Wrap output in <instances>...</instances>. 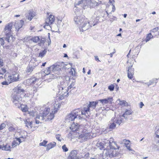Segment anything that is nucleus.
I'll list each match as a JSON object with an SVG mask.
<instances>
[{"label": "nucleus", "mask_w": 159, "mask_h": 159, "mask_svg": "<svg viewBox=\"0 0 159 159\" xmlns=\"http://www.w3.org/2000/svg\"><path fill=\"white\" fill-rule=\"evenodd\" d=\"M80 113L81 111L79 109L74 110L67 116L66 118V121L68 122L72 121L78 116L79 118L82 117Z\"/></svg>", "instance_id": "nucleus-1"}, {"label": "nucleus", "mask_w": 159, "mask_h": 159, "mask_svg": "<svg viewBox=\"0 0 159 159\" xmlns=\"http://www.w3.org/2000/svg\"><path fill=\"white\" fill-rule=\"evenodd\" d=\"M122 119L121 118V116H120L118 118H116L115 120H114V119H112L110 121V123L109 125V129H114L116 126V124L120 125L122 122Z\"/></svg>", "instance_id": "nucleus-2"}, {"label": "nucleus", "mask_w": 159, "mask_h": 159, "mask_svg": "<svg viewBox=\"0 0 159 159\" xmlns=\"http://www.w3.org/2000/svg\"><path fill=\"white\" fill-rule=\"evenodd\" d=\"M60 105L59 104H56L53 105L52 109V112L50 113V115L48 116L47 119L48 120H52L54 117V114L56 113L60 107Z\"/></svg>", "instance_id": "nucleus-3"}, {"label": "nucleus", "mask_w": 159, "mask_h": 159, "mask_svg": "<svg viewBox=\"0 0 159 159\" xmlns=\"http://www.w3.org/2000/svg\"><path fill=\"white\" fill-rule=\"evenodd\" d=\"M90 0H81L79 1L77 3H75V6L76 7L77 5H81V6L84 9L86 8V7H90Z\"/></svg>", "instance_id": "nucleus-4"}, {"label": "nucleus", "mask_w": 159, "mask_h": 159, "mask_svg": "<svg viewBox=\"0 0 159 159\" xmlns=\"http://www.w3.org/2000/svg\"><path fill=\"white\" fill-rule=\"evenodd\" d=\"M106 152L104 155L107 157L109 156V157L111 158L115 157H119L120 156V154L116 152L115 150H113L112 151L111 150L109 151H106Z\"/></svg>", "instance_id": "nucleus-5"}, {"label": "nucleus", "mask_w": 159, "mask_h": 159, "mask_svg": "<svg viewBox=\"0 0 159 159\" xmlns=\"http://www.w3.org/2000/svg\"><path fill=\"white\" fill-rule=\"evenodd\" d=\"M79 13L77 12L76 16H74V21L75 23L79 25H81L83 21H84V16H80Z\"/></svg>", "instance_id": "nucleus-6"}, {"label": "nucleus", "mask_w": 159, "mask_h": 159, "mask_svg": "<svg viewBox=\"0 0 159 159\" xmlns=\"http://www.w3.org/2000/svg\"><path fill=\"white\" fill-rule=\"evenodd\" d=\"M22 100V97L20 95L13 93L12 96L11 100L15 104H17L20 102Z\"/></svg>", "instance_id": "nucleus-7"}, {"label": "nucleus", "mask_w": 159, "mask_h": 159, "mask_svg": "<svg viewBox=\"0 0 159 159\" xmlns=\"http://www.w3.org/2000/svg\"><path fill=\"white\" fill-rule=\"evenodd\" d=\"M81 25L80 27H81V29L82 31H85L91 26L89 25V22L87 21V19H84V21H83L81 25Z\"/></svg>", "instance_id": "nucleus-8"}, {"label": "nucleus", "mask_w": 159, "mask_h": 159, "mask_svg": "<svg viewBox=\"0 0 159 159\" xmlns=\"http://www.w3.org/2000/svg\"><path fill=\"white\" fill-rule=\"evenodd\" d=\"M55 20L54 16L50 15L48 18L47 19V20H48V23L47 22L46 23V25L44 26V28L47 29L49 27V25L51 24Z\"/></svg>", "instance_id": "nucleus-9"}, {"label": "nucleus", "mask_w": 159, "mask_h": 159, "mask_svg": "<svg viewBox=\"0 0 159 159\" xmlns=\"http://www.w3.org/2000/svg\"><path fill=\"white\" fill-rule=\"evenodd\" d=\"M14 93L18 95L22 94L21 93H23L25 92V90L22 88L21 86H18L13 89Z\"/></svg>", "instance_id": "nucleus-10"}, {"label": "nucleus", "mask_w": 159, "mask_h": 159, "mask_svg": "<svg viewBox=\"0 0 159 159\" xmlns=\"http://www.w3.org/2000/svg\"><path fill=\"white\" fill-rule=\"evenodd\" d=\"M132 65L129 66L127 70V76L130 79H131L133 78L134 75V69L132 68Z\"/></svg>", "instance_id": "nucleus-11"}, {"label": "nucleus", "mask_w": 159, "mask_h": 159, "mask_svg": "<svg viewBox=\"0 0 159 159\" xmlns=\"http://www.w3.org/2000/svg\"><path fill=\"white\" fill-rule=\"evenodd\" d=\"M19 74L18 73H16L13 74L12 75H9L8 76V79L11 82L16 81H18L19 79Z\"/></svg>", "instance_id": "nucleus-12"}, {"label": "nucleus", "mask_w": 159, "mask_h": 159, "mask_svg": "<svg viewBox=\"0 0 159 159\" xmlns=\"http://www.w3.org/2000/svg\"><path fill=\"white\" fill-rule=\"evenodd\" d=\"M57 68H58V66H51L47 68V69L44 71V73L46 75H48L50 74V73L51 72V70H53L54 71V70H57Z\"/></svg>", "instance_id": "nucleus-13"}, {"label": "nucleus", "mask_w": 159, "mask_h": 159, "mask_svg": "<svg viewBox=\"0 0 159 159\" xmlns=\"http://www.w3.org/2000/svg\"><path fill=\"white\" fill-rule=\"evenodd\" d=\"M23 23L24 21L22 20L15 22L14 26L17 31L22 27Z\"/></svg>", "instance_id": "nucleus-14"}, {"label": "nucleus", "mask_w": 159, "mask_h": 159, "mask_svg": "<svg viewBox=\"0 0 159 159\" xmlns=\"http://www.w3.org/2000/svg\"><path fill=\"white\" fill-rule=\"evenodd\" d=\"M90 111H91V109L89 107L88 105H86L84 108V110L82 111H81V116L83 115H86V113L88 114V112H89Z\"/></svg>", "instance_id": "nucleus-15"}, {"label": "nucleus", "mask_w": 159, "mask_h": 159, "mask_svg": "<svg viewBox=\"0 0 159 159\" xmlns=\"http://www.w3.org/2000/svg\"><path fill=\"white\" fill-rule=\"evenodd\" d=\"M77 152L76 151H72L70 153L68 157V159H79L77 157Z\"/></svg>", "instance_id": "nucleus-16"}, {"label": "nucleus", "mask_w": 159, "mask_h": 159, "mask_svg": "<svg viewBox=\"0 0 159 159\" xmlns=\"http://www.w3.org/2000/svg\"><path fill=\"white\" fill-rule=\"evenodd\" d=\"M45 117L40 113L39 115H37L35 118V123L36 124H38L40 123V120L42 121L44 120Z\"/></svg>", "instance_id": "nucleus-17"}, {"label": "nucleus", "mask_w": 159, "mask_h": 159, "mask_svg": "<svg viewBox=\"0 0 159 159\" xmlns=\"http://www.w3.org/2000/svg\"><path fill=\"white\" fill-rule=\"evenodd\" d=\"M58 88L59 89V93H60V90H63V91H61V92L60 93L63 94H67V95L68 94V90L67 89V87H60V86H59V87H58Z\"/></svg>", "instance_id": "nucleus-18"}, {"label": "nucleus", "mask_w": 159, "mask_h": 159, "mask_svg": "<svg viewBox=\"0 0 159 159\" xmlns=\"http://www.w3.org/2000/svg\"><path fill=\"white\" fill-rule=\"evenodd\" d=\"M5 38L6 41L8 43H9L10 42H11L13 40V36L9 33L6 34V37Z\"/></svg>", "instance_id": "nucleus-19"}, {"label": "nucleus", "mask_w": 159, "mask_h": 159, "mask_svg": "<svg viewBox=\"0 0 159 159\" xmlns=\"http://www.w3.org/2000/svg\"><path fill=\"white\" fill-rule=\"evenodd\" d=\"M112 101V98H108L103 99H100L98 101L101 102L103 105H105L109 102H111Z\"/></svg>", "instance_id": "nucleus-20"}, {"label": "nucleus", "mask_w": 159, "mask_h": 159, "mask_svg": "<svg viewBox=\"0 0 159 159\" xmlns=\"http://www.w3.org/2000/svg\"><path fill=\"white\" fill-rule=\"evenodd\" d=\"M11 146L9 143L6 144L5 145L3 144V146L1 145V149L3 150L7 151H11Z\"/></svg>", "instance_id": "nucleus-21"}, {"label": "nucleus", "mask_w": 159, "mask_h": 159, "mask_svg": "<svg viewBox=\"0 0 159 159\" xmlns=\"http://www.w3.org/2000/svg\"><path fill=\"white\" fill-rule=\"evenodd\" d=\"M79 127V125L77 123L75 124L73 122L70 127V129L72 131H77Z\"/></svg>", "instance_id": "nucleus-22"}, {"label": "nucleus", "mask_w": 159, "mask_h": 159, "mask_svg": "<svg viewBox=\"0 0 159 159\" xmlns=\"http://www.w3.org/2000/svg\"><path fill=\"white\" fill-rule=\"evenodd\" d=\"M98 101L95 102L92 101L89 102V103L88 105L89 107L91 109V111H92L95 107L96 105L98 104Z\"/></svg>", "instance_id": "nucleus-23"}, {"label": "nucleus", "mask_w": 159, "mask_h": 159, "mask_svg": "<svg viewBox=\"0 0 159 159\" xmlns=\"http://www.w3.org/2000/svg\"><path fill=\"white\" fill-rule=\"evenodd\" d=\"M3 63L0 60V75H2L6 72V70L5 68L2 67L3 66ZM2 78V76H0V79Z\"/></svg>", "instance_id": "nucleus-24"}, {"label": "nucleus", "mask_w": 159, "mask_h": 159, "mask_svg": "<svg viewBox=\"0 0 159 159\" xmlns=\"http://www.w3.org/2000/svg\"><path fill=\"white\" fill-rule=\"evenodd\" d=\"M56 143L55 142H52L47 145V151H48L50 149L54 148L56 145Z\"/></svg>", "instance_id": "nucleus-25"}, {"label": "nucleus", "mask_w": 159, "mask_h": 159, "mask_svg": "<svg viewBox=\"0 0 159 159\" xmlns=\"http://www.w3.org/2000/svg\"><path fill=\"white\" fill-rule=\"evenodd\" d=\"M13 25V23L12 22L9 23L7 24L4 28L5 30H7L8 31H10L12 29Z\"/></svg>", "instance_id": "nucleus-26"}, {"label": "nucleus", "mask_w": 159, "mask_h": 159, "mask_svg": "<svg viewBox=\"0 0 159 159\" xmlns=\"http://www.w3.org/2000/svg\"><path fill=\"white\" fill-rule=\"evenodd\" d=\"M79 137L80 138H83L85 140L89 138V133H83L79 135Z\"/></svg>", "instance_id": "nucleus-27"}, {"label": "nucleus", "mask_w": 159, "mask_h": 159, "mask_svg": "<svg viewBox=\"0 0 159 159\" xmlns=\"http://www.w3.org/2000/svg\"><path fill=\"white\" fill-rule=\"evenodd\" d=\"M26 126L28 128H31L32 127V121H30L29 119H27L25 121Z\"/></svg>", "instance_id": "nucleus-28"}, {"label": "nucleus", "mask_w": 159, "mask_h": 159, "mask_svg": "<svg viewBox=\"0 0 159 159\" xmlns=\"http://www.w3.org/2000/svg\"><path fill=\"white\" fill-rule=\"evenodd\" d=\"M109 146L111 149H116V148L115 146H116L117 147V148L119 149V147H118L116 143V142H111V141H109Z\"/></svg>", "instance_id": "nucleus-29"}, {"label": "nucleus", "mask_w": 159, "mask_h": 159, "mask_svg": "<svg viewBox=\"0 0 159 159\" xmlns=\"http://www.w3.org/2000/svg\"><path fill=\"white\" fill-rule=\"evenodd\" d=\"M132 113V111L131 110H127L121 116L124 117L125 119L127 118L126 115H130Z\"/></svg>", "instance_id": "nucleus-30"}, {"label": "nucleus", "mask_w": 159, "mask_h": 159, "mask_svg": "<svg viewBox=\"0 0 159 159\" xmlns=\"http://www.w3.org/2000/svg\"><path fill=\"white\" fill-rule=\"evenodd\" d=\"M98 1L99 0H97ZM91 2H90V7H93L97 5L98 4V3L95 0H90Z\"/></svg>", "instance_id": "nucleus-31"}, {"label": "nucleus", "mask_w": 159, "mask_h": 159, "mask_svg": "<svg viewBox=\"0 0 159 159\" xmlns=\"http://www.w3.org/2000/svg\"><path fill=\"white\" fill-rule=\"evenodd\" d=\"M50 110V109L49 108H45L44 111L42 114L45 117H46L49 113Z\"/></svg>", "instance_id": "nucleus-32"}, {"label": "nucleus", "mask_w": 159, "mask_h": 159, "mask_svg": "<svg viewBox=\"0 0 159 159\" xmlns=\"http://www.w3.org/2000/svg\"><path fill=\"white\" fill-rule=\"evenodd\" d=\"M37 80H38V79L37 78L35 77H33L31 78L30 79H28V81L29 82V81L30 82V84H34L36 83V82Z\"/></svg>", "instance_id": "nucleus-33"}, {"label": "nucleus", "mask_w": 159, "mask_h": 159, "mask_svg": "<svg viewBox=\"0 0 159 159\" xmlns=\"http://www.w3.org/2000/svg\"><path fill=\"white\" fill-rule=\"evenodd\" d=\"M104 144L102 143L99 142L97 143L96 146L100 150L104 149Z\"/></svg>", "instance_id": "nucleus-34"}, {"label": "nucleus", "mask_w": 159, "mask_h": 159, "mask_svg": "<svg viewBox=\"0 0 159 159\" xmlns=\"http://www.w3.org/2000/svg\"><path fill=\"white\" fill-rule=\"evenodd\" d=\"M69 73L72 76L75 77L77 75V73H76L75 69L73 68H72L70 69Z\"/></svg>", "instance_id": "nucleus-35"}, {"label": "nucleus", "mask_w": 159, "mask_h": 159, "mask_svg": "<svg viewBox=\"0 0 159 159\" xmlns=\"http://www.w3.org/2000/svg\"><path fill=\"white\" fill-rule=\"evenodd\" d=\"M30 40L34 43H37L40 40V39L38 36H35L32 37Z\"/></svg>", "instance_id": "nucleus-36"}, {"label": "nucleus", "mask_w": 159, "mask_h": 159, "mask_svg": "<svg viewBox=\"0 0 159 159\" xmlns=\"http://www.w3.org/2000/svg\"><path fill=\"white\" fill-rule=\"evenodd\" d=\"M8 129L10 131L15 132L17 130V128L16 127L12 125L10 126Z\"/></svg>", "instance_id": "nucleus-37"}, {"label": "nucleus", "mask_w": 159, "mask_h": 159, "mask_svg": "<svg viewBox=\"0 0 159 159\" xmlns=\"http://www.w3.org/2000/svg\"><path fill=\"white\" fill-rule=\"evenodd\" d=\"M47 50L46 49H44L42 52H40L39 54V57H43L46 54L47 52Z\"/></svg>", "instance_id": "nucleus-38"}, {"label": "nucleus", "mask_w": 159, "mask_h": 159, "mask_svg": "<svg viewBox=\"0 0 159 159\" xmlns=\"http://www.w3.org/2000/svg\"><path fill=\"white\" fill-rule=\"evenodd\" d=\"M7 80H8V81L5 80L2 82L1 84L3 85H8L11 83V81H9L8 78Z\"/></svg>", "instance_id": "nucleus-39"}, {"label": "nucleus", "mask_w": 159, "mask_h": 159, "mask_svg": "<svg viewBox=\"0 0 159 159\" xmlns=\"http://www.w3.org/2000/svg\"><path fill=\"white\" fill-rule=\"evenodd\" d=\"M153 37V36L152 35L151 33H149L148 34V36L147 37L146 39V42H148V41L150 39L152 38Z\"/></svg>", "instance_id": "nucleus-40"}, {"label": "nucleus", "mask_w": 159, "mask_h": 159, "mask_svg": "<svg viewBox=\"0 0 159 159\" xmlns=\"http://www.w3.org/2000/svg\"><path fill=\"white\" fill-rule=\"evenodd\" d=\"M34 15L32 12L30 13L29 16H28V20H31L33 17H34Z\"/></svg>", "instance_id": "nucleus-41"}, {"label": "nucleus", "mask_w": 159, "mask_h": 159, "mask_svg": "<svg viewBox=\"0 0 159 159\" xmlns=\"http://www.w3.org/2000/svg\"><path fill=\"white\" fill-rule=\"evenodd\" d=\"M59 98L60 100H62L67 95V94H63L59 93Z\"/></svg>", "instance_id": "nucleus-42"}, {"label": "nucleus", "mask_w": 159, "mask_h": 159, "mask_svg": "<svg viewBox=\"0 0 159 159\" xmlns=\"http://www.w3.org/2000/svg\"><path fill=\"white\" fill-rule=\"evenodd\" d=\"M48 141L44 140L43 142L40 143L39 144V145L40 146H46V144L47 143Z\"/></svg>", "instance_id": "nucleus-43"}, {"label": "nucleus", "mask_w": 159, "mask_h": 159, "mask_svg": "<svg viewBox=\"0 0 159 159\" xmlns=\"http://www.w3.org/2000/svg\"><path fill=\"white\" fill-rule=\"evenodd\" d=\"M74 86H75V83L74 82L71 83V84H70V85L69 86L68 88H67L68 90L72 88L73 89L75 88V87Z\"/></svg>", "instance_id": "nucleus-44"}, {"label": "nucleus", "mask_w": 159, "mask_h": 159, "mask_svg": "<svg viewBox=\"0 0 159 159\" xmlns=\"http://www.w3.org/2000/svg\"><path fill=\"white\" fill-rule=\"evenodd\" d=\"M18 145H19V144L18 143L14 141L12 143L11 146L12 148H14Z\"/></svg>", "instance_id": "nucleus-45"}, {"label": "nucleus", "mask_w": 159, "mask_h": 159, "mask_svg": "<svg viewBox=\"0 0 159 159\" xmlns=\"http://www.w3.org/2000/svg\"><path fill=\"white\" fill-rule=\"evenodd\" d=\"M61 135L59 134H56V139L58 140L59 141H61V139H62L61 137Z\"/></svg>", "instance_id": "nucleus-46"}, {"label": "nucleus", "mask_w": 159, "mask_h": 159, "mask_svg": "<svg viewBox=\"0 0 159 159\" xmlns=\"http://www.w3.org/2000/svg\"><path fill=\"white\" fill-rule=\"evenodd\" d=\"M27 72H31L33 70V68L31 66H29L27 68Z\"/></svg>", "instance_id": "nucleus-47"}, {"label": "nucleus", "mask_w": 159, "mask_h": 159, "mask_svg": "<svg viewBox=\"0 0 159 159\" xmlns=\"http://www.w3.org/2000/svg\"><path fill=\"white\" fill-rule=\"evenodd\" d=\"M63 151L64 152H66L68 151V149L66 147V146L65 145H64L62 147Z\"/></svg>", "instance_id": "nucleus-48"}, {"label": "nucleus", "mask_w": 159, "mask_h": 159, "mask_svg": "<svg viewBox=\"0 0 159 159\" xmlns=\"http://www.w3.org/2000/svg\"><path fill=\"white\" fill-rule=\"evenodd\" d=\"M16 140L17 141H18L19 142V144L25 141L23 139H20V138H16Z\"/></svg>", "instance_id": "nucleus-49"}, {"label": "nucleus", "mask_w": 159, "mask_h": 159, "mask_svg": "<svg viewBox=\"0 0 159 159\" xmlns=\"http://www.w3.org/2000/svg\"><path fill=\"white\" fill-rule=\"evenodd\" d=\"M89 153H86L84 157V158L85 159H89L90 158L89 157Z\"/></svg>", "instance_id": "nucleus-50"}, {"label": "nucleus", "mask_w": 159, "mask_h": 159, "mask_svg": "<svg viewBox=\"0 0 159 159\" xmlns=\"http://www.w3.org/2000/svg\"><path fill=\"white\" fill-rule=\"evenodd\" d=\"M114 89V86L113 85H110L108 87V89L111 91H113Z\"/></svg>", "instance_id": "nucleus-51"}, {"label": "nucleus", "mask_w": 159, "mask_h": 159, "mask_svg": "<svg viewBox=\"0 0 159 159\" xmlns=\"http://www.w3.org/2000/svg\"><path fill=\"white\" fill-rule=\"evenodd\" d=\"M6 126V124L4 123H2L0 125V130L3 129Z\"/></svg>", "instance_id": "nucleus-52"}, {"label": "nucleus", "mask_w": 159, "mask_h": 159, "mask_svg": "<svg viewBox=\"0 0 159 159\" xmlns=\"http://www.w3.org/2000/svg\"><path fill=\"white\" fill-rule=\"evenodd\" d=\"M99 18H100L99 17H96L95 20V21L96 22L95 24H94L93 25V26L97 24V23H98V22L99 21Z\"/></svg>", "instance_id": "nucleus-53"}, {"label": "nucleus", "mask_w": 159, "mask_h": 159, "mask_svg": "<svg viewBox=\"0 0 159 159\" xmlns=\"http://www.w3.org/2000/svg\"><path fill=\"white\" fill-rule=\"evenodd\" d=\"M118 100L120 101V104L121 105H124L125 104L126 102L124 100L120 101V99H118Z\"/></svg>", "instance_id": "nucleus-54"}, {"label": "nucleus", "mask_w": 159, "mask_h": 159, "mask_svg": "<svg viewBox=\"0 0 159 159\" xmlns=\"http://www.w3.org/2000/svg\"><path fill=\"white\" fill-rule=\"evenodd\" d=\"M158 30V27H156L151 30L152 32H154V31H157Z\"/></svg>", "instance_id": "nucleus-55"}, {"label": "nucleus", "mask_w": 159, "mask_h": 159, "mask_svg": "<svg viewBox=\"0 0 159 159\" xmlns=\"http://www.w3.org/2000/svg\"><path fill=\"white\" fill-rule=\"evenodd\" d=\"M30 113V115L32 117H34V116L35 113L34 112H31Z\"/></svg>", "instance_id": "nucleus-56"}, {"label": "nucleus", "mask_w": 159, "mask_h": 159, "mask_svg": "<svg viewBox=\"0 0 159 159\" xmlns=\"http://www.w3.org/2000/svg\"><path fill=\"white\" fill-rule=\"evenodd\" d=\"M19 138L21 139H23V140L25 141V139H26V137L25 136H21Z\"/></svg>", "instance_id": "nucleus-57"}, {"label": "nucleus", "mask_w": 159, "mask_h": 159, "mask_svg": "<svg viewBox=\"0 0 159 159\" xmlns=\"http://www.w3.org/2000/svg\"><path fill=\"white\" fill-rule=\"evenodd\" d=\"M152 80L153 82V83H157V79H153Z\"/></svg>", "instance_id": "nucleus-58"}, {"label": "nucleus", "mask_w": 159, "mask_h": 159, "mask_svg": "<svg viewBox=\"0 0 159 159\" xmlns=\"http://www.w3.org/2000/svg\"><path fill=\"white\" fill-rule=\"evenodd\" d=\"M109 2L110 3H111L113 5L114 2V0H109Z\"/></svg>", "instance_id": "nucleus-59"}, {"label": "nucleus", "mask_w": 159, "mask_h": 159, "mask_svg": "<svg viewBox=\"0 0 159 159\" xmlns=\"http://www.w3.org/2000/svg\"><path fill=\"white\" fill-rule=\"evenodd\" d=\"M21 110L23 111H27V109L25 107L21 108Z\"/></svg>", "instance_id": "nucleus-60"}, {"label": "nucleus", "mask_w": 159, "mask_h": 159, "mask_svg": "<svg viewBox=\"0 0 159 159\" xmlns=\"http://www.w3.org/2000/svg\"><path fill=\"white\" fill-rule=\"evenodd\" d=\"M95 59L96 61H100L99 60L98 58V56H95Z\"/></svg>", "instance_id": "nucleus-61"}, {"label": "nucleus", "mask_w": 159, "mask_h": 159, "mask_svg": "<svg viewBox=\"0 0 159 159\" xmlns=\"http://www.w3.org/2000/svg\"><path fill=\"white\" fill-rule=\"evenodd\" d=\"M140 107L141 108H142L143 106L144 105V104H143V103L142 102H140Z\"/></svg>", "instance_id": "nucleus-62"}, {"label": "nucleus", "mask_w": 159, "mask_h": 159, "mask_svg": "<svg viewBox=\"0 0 159 159\" xmlns=\"http://www.w3.org/2000/svg\"><path fill=\"white\" fill-rule=\"evenodd\" d=\"M126 148H127V149L128 150H130V149H131L130 148V146H126Z\"/></svg>", "instance_id": "nucleus-63"}, {"label": "nucleus", "mask_w": 159, "mask_h": 159, "mask_svg": "<svg viewBox=\"0 0 159 159\" xmlns=\"http://www.w3.org/2000/svg\"><path fill=\"white\" fill-rule=\"evenodd\" d=\"M112 9H113V10H112V11L114 12L115 9V7L114 5H113V6Z\"/></svg>", "instance_id": "nucleus-64"}]
</instances>
